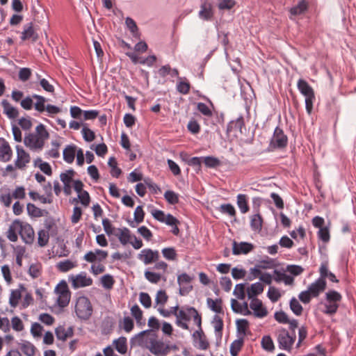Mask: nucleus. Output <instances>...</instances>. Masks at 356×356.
Here are the masks:
<instances>
[{
  "label": "nucleus",
  "mask_w": 356,
  "mask_h": 356,
  "mask_svg": "<svg viewBox=\"0 0 356 356\" xmlns=\"http://www.w3.org/2000/svg\"><path fill=\"white\" fill-rule=\"evenodd\" d=\"M144 346L154 355L163 356L169 352V348L161 341L156 339V335L152 330L140 332L138 336Z\"/></svg>",
  "instance_id": "obj_1"
},
{
  "label": "nucleus",
  "mask_w": 356,
  "mask_h": 356,
  "mask_svg": "<svg viewBox=\"0 0 356 356\" xmlns=\"http://www.w3.org/2000/svg\"><path fill=\"white\" fill-rule=\"evenodd\" d=\"M49 134L44 125L40 124L35 128V134H29L24 139L25 145L33 150H41Z\"/></svg>",
  "instance_id": "obj_2"
},
{
  "label": "nucleus",
  "mask_w": 356,
  "mask_h": 356,
  "mask_svg": "<svg viewBox=\"0 0 356 356\" xmlns=\"http://www.w3.org/2000/svg\"><path fill=\"white\" fill-rule=\"evenodd\" d=\"M297 88L300 92L305 97V108L308 114L313 110L315 101L314 90L312 87L304 79H300L297 82Z\"/></svg>",
  "instance_id": "obj_3"
},
{
  "label": "nucleus",
  "mask_w": 356,
  "mask_h": 356,
  "mask_svg": "<svg viewBox=\"0 0 356 356\" xmlns=\"http://www.w3.org/2000/svg\"><path fill=\"white\" fill-rule=\"evenodd\" d=\"M75 313L81 320H88L92 314V306L90 300L86 296H80L76 300Z\"/></svg>",
  "instance_id": "obj_4"
},
{
  "label": "nucleus",
  "mask_w": 356,
  "mask_h": 356,
  "mask_svg": "<svg viewBox=\"0 0 356 356\" xmlns=\"http://www.w3.org/2000/svg\"><path fill=\"white\" fill-rule=\"evenodd\" d=\"M325 300L327 302L325 304L323 313L330 316L335 314L342 300L341 295L336 291H329L325 293Z\"/></svg>",
  "instance_id": "obj_5"
},
{
  "label": "nucleus",
  "mask_w": 356,
  "mask_h": 356,
  "mask_svg": "<svg viewBox=\"0 0 356 356\" xmlns=\"http://www.w3.org/2000/svg\"><path fill=\"white\" fill-rule=\"evenodd\" d=\"M57 295L56 302L60 307H65L69 305L71 298V292L65 281L59 282L54 289Z\"/></svg>",
  "instance_id": "obj_6"
},
{
  "label": "nucleus",
  "mask_w": 356,
  "mask_h": 356,
  "mask_svg": "<svg viewBox=\"0 0 356 356\" xmlns=\"http://www.w3.org/2000/svg\"><path fill=\"white\" fill-rule=\"evenodd\" d=\"M296 339V333L290 334L286 329L282 328L277 331V340L279 348L282 350L291 351Z\"/></svg>",
  "instance_id": "obj_7"
},
{
  "label": "nucleus",
  "mask_w": 356,
  "mask_h": 356,
  "mask_svg": "<svg viewBox=\"0 0 356 356\" xmlns=\"http://www.w3.org/2000/svg\"><path fill=\"white\" fill-rule=\"evenodd\" d=\"M68 281L74 289L90 286L93 283L92 279L84 271L76 275H69Z\"/></svg>",
  "instance_id": "obj_8"
},
{
  "label": "nucleus",
  "mask_w": 356,
  "mask_h": 356,
  "mask_svg": "<svg viewBox=\"0 0 356 356\" xmlns=\"http://www.w3.org/2000/svg\"><path fill=\"white\" fill-rule=\"evenodd\" d=\"M76 175V172L72 170H67L60 175V181L63 184V191L66 195H70L72 194V189L74 188V177Z\"/></svg>",
  "instance_id": "obj_9"
},
{
  "label": "nucleus",
  "mask_w": 356,
  "mask_h": 356,
  "mask_svg": "<svg viewBox=\"0 0 356 356\" xmlns=\"http://www.w3.org/2000/svg\"><path fill=\"white\" fill-rule=\"evenodd\" d=\"M288 138L284 134L283 130L277 127L274 131L273 138L270 141V146L274 148L282 149L287 146Z\"/></svg>",
  "instance_id": "obj_10"
},
{
  "label": "nucleus",
  "mask_w": 356,
  "mask_h": 356,
  "mask_svg": "<svg viewBox=\"0 0 356 356\" xmlns=\"http://www.w3.org/2000/svg\"><path fill=\"white\" fill-rule=\"evenodd\" d=\"M159 257L160 255L159 251L153 250L150 248L142 250L137 256V258L145 265L158 261Z\"/></svg>",
  "instance_id": "obj_11"
},
{
  "label": "nucleus",
  "mask_w": 356,
  "mask_h": 356,
  "mask_svg": "<svg viewBox=\"0 0 356 356\" xmlns=\"http://www.w3.org/2000/svg\"><path fill=\"white\" fill-rule=\"evenodd\" d=\"M19 236L25 243H33L35 238V233L31 225L19 220Z\"/></svg>",
  "instance_id": "obj_12"
},
{
  "label": "nucleus",
  "mask_w": 356,
  "mask_h": 356,
  "mask_svg": "<svg viewBox=\"0 0 356 356\" xmlns=\"http://www.w3.org/2000/svg\"><path fill=\"white\" fill-rule=\"evenodd\" d=\"M192 280L193 277L185 273L178 275L177 283L180 286L179 294L181 296L188 294L193 289L192 285L190 284Z\"/></svg>",
  "instance_id": "obj_13"
},
{
  "label": "nucleus",
  "mask_w": 356,
  "mask_h": 356,
  "mask_svg": "<svg viewBox=\"0 0 356 356\" xmlns=\"http://www.w3.org/2000/svg\"><path fill=\"white\" fill-rule=\"evenodd\" d=\"M17 159L15 162V167L18 169H24L30 163L31 156L22 147L16 146Z\"/></svg>",
  "instance_id": "obj_14"
},
{
  "label": "nucleus",
  "mask_w": 356,
  "mask_h": 356,
  "mask_svg": "<svg viewBox=\"0 0 356 356\" xmlns=\"http://www.w3.org/2000/svg\"><path fill=\"white\" fill-rule=\"evenodd\" d=\"M250 308L252 310L253 315L257 318L266 317L268 312L267 309L264 306L262 302L259 298H252L250 303Z\"/></svg>",
  "instance_id": "obj_15"
},
{
  "label": "nucleus",
  "mask_w": 356,
  "mask_h": 356,
  "mask_svg": "<svg viewBox=\"0 0 356 356\" xmlns=\"http://www.w3.org/2000/svg\"><path fill=\"white\" fill-rule=\"evenodd\" d=\"M108 252L95 249L94 251L88 252L83 257V259L89 263H94L95 261L102 262L104 261L108 257Z\"/></svg>",
  "instance_id": "obj_16"
},
{
  "label": "nucleus",
  "mask_w": 356,
  "mask_h": 356,
  "mask_svg": "<svg viewBox=\"0 0 356 356\" xmlns=\"http://www.w3.org/2000/svg\"><path fill=\"white\" fill-rule=\"evenodd\" d=\"M151 213L156 220L161 222H164L168 225H172L173 224L179 222L170 213L166 215L163 211L159 209L152 210Z\"/></svg>",
  "instance_id": "obj_17"
},
{
  "label": "nucleus",
  "mask_w": 356,
  "mask_h": 356,
  "mask_svg": "<svg viewBox=\"0 0 356 356\" xmlns=\"http://www.w3.org/2000/svg\"><path fill=\"white\" fill-rule=\"evenodd\" d=\"M83 184L81 180L74 181V189L78 193V197L81 203L84 207H88L90 204V197L89 193L86 191L83 190Z\"/></svg>",
  "instance_id": "obj_18"
},
{
  "label": "nucleus",
  "mask_w": 356,
  "mask_h": 356,
  "mask_svg": "<svg viewBox=\"0 0 356 356\" xmlns=\"http://www.w3.org/2000/svg\"><path fill=\"white\" fill-rule=\"evenodd\" d=\"M253 248L254 245L247 242L234 241L232 244V252L234 255L246 254L250 252Z\"/></svg>",
  "instance_id": "obj_19"
},
{
  "label": "nucleus",
  "mask_w": 356,
  "mask_h": 356,
  "mask_svg": "<svg viewBox=\"0 0 356 356\" xmlns=\"http://www.w3.org/2000/svg\"><path fill=\"white\" fill-rule=\"evenodd\" d=\"M13 156V151L9 143L3 138L0 139V161H9Z\"/></svg>",
  "instance_id": "obj_20"
},
{
  "label": "nucleus",
  "mask_w": 356,
  "mask_h": 356,
  "mask_svg": "<svg viewBox=\"0 0 356 356\" xmlns=\"http://www.w3.org/2000/svg\"><path fill=\"white\" fill-rule=\"evenodd\" d=\"M326 281H323L322 280L318 279L309 286L308 290L312 294V297L316 298L318 297L321 293L325 291L326 289Z\"/></svg>",
  "instance_id": "obj_21"
},
{
  "label": "nucleus",
  "mask_w": 356,
  "mask_h": 356,
  "mask_svg": "<svg viewBox=\"0 0 356 356\" xmlns=\"http://www.w3.org/2000/svg\"><path fill=\"white\" fill-rule=\"evenodd\" d=\"M190 316L191 314L188 313V308L186 310L180 309L176 316L177 325L184 330H188V325L186 322L191 320Z\"/></svg>",
  "instance_id": "obj_22"
},
{
  "label": "nucleus",
  "mask_w": 356,
  "mask_h": 356,
  "mask_svg": "<svg viewBox=\"0 0 356 356\" xmlns=\"http://www.w3.org/2000/svg\"><path fill=\"white\" fill-rule=\"evenodd\" d=\"M134 234H131L130 230L127 228H119L115 236L118 238L119 241L122 245H126L130 243Z\"/></svg>",
  "instance_id": "obj_23"
},
{
  "label": "nucleus",
  "mask_w": 356,
  "mask_h": 356,
  "mask_svg": "<svg viewBox=\"0 0 356 356\" xmlns=\"http://www.w3.org/2000/svg\"><path fill=\"white\" fill-rule=\"evenodd\" d=\"M19 234V220H14L10 225L7 232V238L12 242H16Z\"/></svg>",
  "instance_id": "obj_24"
},
{
  "label": "nucleus",
  "mask_w": 356,
  "mask_h": 356,
  "mask_svg": "<svg viewBox=\"0 0 356 356\" xmlns=\"http://www.w3.org/2000/svg\"><path fill=\"white\" fill-rule=\"evenodd\" d=\"M21 38L24 41L26 40H31L33 42H35L38 40V35L34 31L32 23H29L24 26Z\"/></svg>",
  "instance_id": "obj_25"
},
{
  "label": "nucleus",
  "mask_w": 356,
  "mask_h": 356,
  "mask_svg": "<svg viewBox=\"0 0 356 356\" xmlns=\"http://www.w3.org/2000/svg\"><path fill=\"white\" fill-rule=\"evenodd\" d=\"M1 105L3 108V113L10 119H15L19 115L18 110L13 106L7 100L4 99L1 102Z\"/></svg>",
  "instance_id": "obj_26"
},
{
  "label": "nucleus",
  "mask_w": 356,
  "mask_h": 356,
  "mask_svg": "<svg viewBox=\"0 0 356 356\" xmlns=\"http://www.w3.org/2000/svg\"><path fill=\"white\" fill-rule=\"evenodd\" d=\"M264 291V286L260 282H256L251 284L247 290L246 293L249 299L257 298V296L261 293Z\"/></svg>",
  "instance_id": "obj_27"
},
{
  "label": "nucleus",
  "mask_w": 356,
  "mask_h": 356,
  "mask_svg": "<svg viewBox=\"0 0 356 356\" xmlns=\"http://www.w3.org/2000/svg\"><path fill=\"white\" fill-rule=\"evenodd\" d=\"M55 332L59 340L65 341L67 338L72 337L73 329L72 327L65 329L64 326H58L56 328Z\"/></svg>",
  "instance_id": "obj_28"
},
{
  "label": "nucleus",
  "mask_w": 356,
  "mask_h": 356,
  "mask_svg": "<svg viewBox=\"0 0 356 356\" xmlns=\"http://www.w3.org/2000/svg\"><path fill=\"white\" fill-rule=\"evenodd\" d=\"M238 337H244L246 336L249 330V322L246 319H238L236 321Z\"/></svg>",
  "instance_id": "obj_29"
},
{
  "label": "nucleus",
  "mask_w": 356,
  "mask_h": 356,
  "mask_svg": "<svg viewBox=\"0 0 356 356\" xmlns=\"http://www.w3.org/2000/svg\"><path fill=\"white\" fill-rule=\"evenodd\" d=\"M200 17L208 20L210 19L213 16L212 6L211 3L205 1L202 3L201 9L199 12Z\"/></svg>",
  "instance_id": "obj_30"
},
{
  "label": "nucleus",
  "mask_w": 356,
  "mask_h": 356,
  "mask_svg": "<svg viewBox=\"0 0 356 356\" xmlns=\"http://www.w3.org/2000/svg\"><path fill=\"white\" fill-rule=\"evenodd\" d=\"M77 266L76 261L70 259L60 261L56 264L57 269L62 273H66Z\"/></svg>",
  "instance_id": "obj_31"
},
{
  "label": "nucleus",
  "mask_w": 356,
  "mask_h": 356,
  "mask_svg": "<svg viewBox=\"0 0 356 356\" xmlns=\"http://www.w3.org/2000/svg\"><path fill=\"white\" fill-rule=\"evenodd\" d=\"M212 325L213 326L216 336L219 338H222V330H223V321L218 315H215L212 321Z\"/></svg>",
  "instance_id": "obj_32"
},
{
  "label": "nucleus",
  "mask_w": 356,
  "mask_h": 356,
  "mask_svg": "<svg viewBox=\"0 0 356 356\" xmlns=\"http://www.w3.org/2000/svg\"><path fill=\"white\" fill-rule=\"evenodd\" d=\"M134 221L130 222V226L136 227L137 225L142 222L144 220L145 212L143 209L142 206H138L134 213Z\"/></svg>",
  "instance_id": "obj_33"
},
{
  "label": "nucleus",
  "mask_w": 356,
  "mask_h": 356,
  "mask_svg": "<svg viewBox=\"0 0 356 356\" xmlns=\"http://www.w3.org/2000/svg\"><path fill=\"white\" fill-rule=\"evenodd\" d=\"M76 146L68 145L63 150V159L68 163H72L74 160Z\"/></svg>",
  "instance_id": "obj_34"
},
{
  "label": "nucleus",
  "mask_w": 356,
  "mask_h": 356,
  "mask_svg": "<svg viewBox=\"0 0 356 356\" xmlns=\"http://www.w3.org/2000/svg\"><path fill=\"white\" fill-rule=\"evenodd\" d=\"M244 344V339L238 337V339L234 340L230 345V354L232 356H237L238 353L242 349Z\"/></svg>",
  "instance_id": "obj_35"
},
{
  "label": "nucleus",
  "mask_w": 356,
  "mask_h": 356,
  "mask_svg": "<svg viewBox=\"0 0 356 356\" xmlns=\"http://www.w3.org/2000/svg\"><path fill=\"white\" fill-rule=\"evenodd\" d=\"M115 348L120 354H125L127 351V338L121 337L118 339L115 340L114 342Z\"/></svg>",
  "instance_id": "obj_36"
},
{
  "label": "nucleus",
  "mask_w": 356,
  "mask_h": 356,
  "mask_svg": "<svg viewBox=\"0 0 356 356\" xmlns=\"http://www.w3.org/2000/svg\"><path fill=\"white\" fill-rule=\"evenodd\" d=\"M191 88L190 83L186 78L179 77V82L177 85V90L179 92L186 95L189 92Z\"/></svg>",
  "instance_id": "obj_37"
},
{
  "label": "nucleus",
  "mask_w": 356,
  "mask_h": 356,
  "mask_svg": "<svg viewBox=\"0 0 356 356\" xmlns=\"http://www.w3.org/2000/svg\"><path fill=\"white\" fill-rule=\"evenodd\" d=\"M207 305L209 308L215 312L216 313H223L222 307V300L220 298H218L216 300H213L211 298H207Z\"/></svg>",
  "instance_id": "obj_38"
},
{
  "label": "nucleus",
  "mask_w": 356,
  "mask_h": 356,
  "mask_svg": "<svg viewBox=\"0 0 356 356\" xmlns=\"http://www.w3.org/2000/svg\"><path fill=\"white\" fill-rule=\"evenodd\" d=\"M237 205L242 213H245L249 211L246 195L239 194L237 195Z\"/></svg>",
  "instance_id": "obj_39"
},
{
  "label": "nucleus",
  "mask_w": 356,
  "mask_h": 356,
  "mask_svg": "<svg viewBox=\"0 0 356 356\" xmlns=\"http://www.w3.org/2000/svg\"><path fill=\"white\" fill-rule=\"evenodd\" d=\"M22 352L26 356H33L35 353V347L29 341H24L20 344Z\"/></svg>",
  "instance_id": "obj_40"
},
{
  "label": "nucleus",
  "mask_w": 356,
  "mask_h": 356,
  "mask_svg": "<svg viewBox=\"0 0 356 356\" xmlns=\"http://www.w3.org/2000/svg\"><path fill=\"white\" fill-rule=\"evenodd\" d=\"M33 99L36 100L35 103L34 104L35 109L40 113L44 112L46 108V99L44 97L38 95H33Z\"/></svg>",
  "instance_id": "obj_41"
},
{
  "label": "nucleus",
  "mask_w": 356,
  "mask_h": 356,
  "mask_svg": "<svg viewBox=\"0 0 356 356\" xmlns=\"http://www.w3.org/2000/svg\"><path fill=\"white\" fill-rule=\"evenodd\" d=\"M49 239V233L48 229H41L38 233V243L40 247L47 245Z\"/></svg>",
  "instance_id": "obj_42"
},
{
  "label": "nucleus",
  "mask_w": 356,
  "mask_h": 356,
  "mask_svg": "<svg viewBox=\"0 0 356 356\" xmlns=\"http://www.w3.org/2000/svg\"><path fill=\"white\" fill-rule=\"evenodd\" d=\"M307 3L302 0L298 4L291 8L290 13L292 15H299L304 13L307 10Z\"/></svg>",
  "instance_id": "obj_43"
},
{
  "label": "nucleus",
  "mask_w": 356,
  "mask_h": 356,
  "mask_svg": "<svg viewBox=\"0 0 356 356\" xmlns=\"http://www.w3.org/2000/svg\"><path fill=\"white\" fill-rule=\"evenodd\" d=\"M125 24L127 27L131 31L132 35L135 38H139L140 34L138 32V28L135 21L131 17H127L125 19Z\"/></svg>",
  "instance_id": "obj_44"
},
{
  "label": "nucleus",
  "mask_w": 356,
  "mask_h": 356,
  "mask_svg": "<svg viewBox=\"0 0 356 356\" xmlns=\"http://www.w3.org/2000/svg\"><path fill=\"white\" fill-rule=\"evenodd\" d=\"M120 326L126 332H130L134 327L133 319L129 316H125L120 323Z\"/></svg>",
  "instance_id": "obj_45"
},
{
  "label": "nucleus",
  "mask_w": 356,
  "mask_h": 356,
  "mask_svg": "<svg viewBox=\"0 0 356 356\" xmlns=\"http://www.w3.org/2000/svg\"><path fill=\"white\" fill-rule=\"evenodd\" d=\"M22 298V293L19 289L13 290L11 291L10 298H9V303L12 307H16L19 301Z\"/></svg>",
  "instance_id": "obj_46"
},
{
  "label": "nucleus",
  "mask_w": 356,
  "mask_h": 356,
  "mask_svg": "<svg viewBox=\"0 0 356 356\" xmlns=\"http://www.w3.org/2000/svg\"><path fill=\"white\" fill-rule=\"evenodd\" d=\"M262 218L260 214H254L251 216L250 226L253 230H260L262 227Z\"/></svg>",
  "instance_id": "obj_47"
},
{
  "label": "nucleus",
  "mask_w": 356,
  "mask_h": 356,
  "mask_svg": "<svg viewBox=\"0 0 356 356\" xmlns=\"http://www.w3.org/2000/svg\"><path fill=\"white\" fill-rule=\"evenodd\" d=\"M188 311L189 314H191V318H193L194 323L197 326V327H200L202 326V317L201 315L198 313L197 310L194 307H188Z\"/></svg>",
  "instance_id": "obj_48"
},
{
  "label": "nucleus",
  "mask_w": 356,
  "mask_h": 356,
  "mask_svg": "<svg viewBox=\"0 0 356 356\" xmlns=\"http://www.w3.org/2000/svg\"><path fill=\"white\" fill-rule=\"evenodd\" d=\"M42 265L39 263L32 264L29 269V274L33 278H38L41 275Z\"/></svg>",
  "instance_id": "obj_49"
},
{
  "label": "nucleus",
  "mask_w": 356,
  "mask_h": 356,
  "mask_svg": "<svg viewBox=\"0 0 356 356\" xmlns=\"http://www.w3.org/2000/svg\"><path fill=\"white\" fill-rule=\"evenodd\" d=\"M261 347L266 351L272 352L275 349L274 343L270 336H264L261 341Z\"/></svg>",
  "instance_id": "obj_50"
},
{
  "label": "nucleus",
  "mask_w": 356,
  "mask_h": 356,
  "mask_svg": "<svg viewBox=\"0 0 356 356\" xmlns=\"http://www.w3.org/2000/svg\"><path fill=\"white\" fill-rule=\"evenodd\" d=\"M108 165L111 168V174L114 177H118L121 174V170L118 168V163L114 157H111L108 162Z\"/></svg>",
  "instance_id": "obj_51"
},
{
  "label": "nucleus",
  "mask_w": 356,
  "mask_h": 356,
  "mask_svg": "<svg viewBox=\"0 0 356 356\" xmlns=\"http://www.w3.org/2000/svg\"><path fill=\"white\" fill-rule=\"evenodd\" d=\"M145 277L152 284H157L159 282L162 278L161 274L152 272L149 270H146L145 272Z\"/></svg>",
  "instance_id": "obj_52"
},
{
  "label": "nucleus",
  "mask_w": 356,
  "mask_h": 356,
  "mask_svg": "<svg viewBox=\"0 0 356 356\" xmlns=\"http://www.w3.org/2000/svg\"><path fill=\"white\" fill-rule=\"evenodd\" d=\"M163 256L168 260L177 259V254L174 248H165L161 250Z\"/></svg>",
  "instance_id": "obj_53"
},
{
  "label": "nucleus",
  "mask_w": 356,
  "mask_h": 356,
  "mask_svg": "<svg viewBox=\"0 0 356 356\" xmlns=\"http://www.w3.org/2000/svg\"><path fill=\"white\" fill-rule=\"evenodd\" d=\"M233 294L239 300H244L245 298V288L244 284H238L235 286Z\"/></svg>",
  "instance_id": "obj_54"
},
{
  "label": "nucleus",
  "mask_w": 356,
  "mask_h": 356,
  "mask_svg": "<svg viewBox=\"0 0 356 356\" xmlns=\"http://www.w3.org/2000/svg\"><path fill=\"white\" fill-rule=\"evenodd\" d=\"M168 299V296L166 294L165 291L160 290L157 292L155 302L157 305H159L160 307H163L165 304L167 302Z\"/></svg>",
  "instance_id": "obj_55"
},
{
  "label": "nucleus",
  "mask_w": 356,
  "mask_h": 356,
  "mask_svg": "<svg viewBox=\"0 0 356 356\" xmlns=\"http://www.w3.org/2000/svg\"><path fill=\"white\" fill-rule=\"evenodd\" d=\"M203 162L205 165L208 168H216L220 165V161L213 156H206L203 158Z\"/></svg>",
  "instance_id": "obj_56"
},
{
  "label": "nucleus",
  "mask_w": 356,
  "mask_h": 356,
  "mask_svg": "<svg viewBox=\"0 0 356 356\" xmlns=\"http://www.w3.org/2000/svg\"><path fill=\"white\" fill-rule=\"evenodd\" d=\"M165 200L170 204H176L179 202V195L172 191H167L164 193Z\"/></svg>",
  "instance_id": "obj_57"
},
{
  "label": "nucleus",
  "mask_w": 356,
  "mask_h": 356,
  "mask_svg": "<svg viewBox=\"0 0 356 356\" xmlns=\"http://www.w3.org/2000/svg\"><path fill=\"white\" fill-rule=\"evenodd\" d=\"M131 314L135 318L138 324H141L143 319V311L138 305H134L131 308Z\"/></svg>",
  "instance_id": "obj_58"
},
{
  "label": "nucleus",
  "mask_w": 356,
  "mask_h": 356,
  "mask_svg": "<svg viewBox=\"0 0 356 356\" xmlns=\"http://www.w3.org/2000/svg\"><path fill=\"white\" fill-rule=\"evenodd\" d=\"M290 308L296 315H300L302 312V307L296 298H293L290 301Z\"/></svg>",
  "instance_id": "obj_59"
},
{
  "label": "nucleus",
  "mask_w": 356,
  "mask_h": 356,
  "mask_svg": "<svg viewBox=\"0 0 356 356\" xmlns=\"http://www.w3.org/2000/svg\"><path fill=\"white\" fill-rule=\"evenodd\" d=\"M139 301L145 308H149L152 306V299L147 293L141 292L139 294Z\"/></svg>",
  "instance_id": "obj_60"
},
{
  "label": "nucleus",
  "mask_w": 356,
  "mask_h": 356,
  "mask_svg": "<svg viewBox=\"0 0 356 356\" xmlns=\"http://www.w3.org/2000/svg\"><path fill=\"white\" fill-rule=\"evenodd\" d=\"M101 282L105 289H111L115 283V280L111 275H105L102 277Z\"/></svg>",
  "instance_id": "obj_61"
},
{
  "label": "nucleus",
  "mask_w": 356,
  "mask_h": 356,
  "mask_svg": "<svg viewBox=\"0 0 356 356\" xmlns=\"http://www.w3.org/2000/svg\"><path fill=\"white\" fill-rule=\"evenodd\" d=\"M320 277L318 280H322L323 281H325L328 275L331 273L328 269V263L327 261L323 262L321 264L319 268Z\"/></svg>",
  "instance_id": "obj_62"
},
{
  "label": "nucleus",
  "mask_w": 356,
  "mask_h": 356,
  "mask_svg": "<svg viewBox=\"0 0 356 356\" xmlns=\"http://www.w3.org/2000/svg\"><path fill=\"white\" fill-rule=\"evenodd\" d=\"M268 297L273 302H277L281 297L280 291L275 287L270 286L268 289Z\"/></svg>",
  "instance_id": "obj_63"
},
{
  "label": "nucleus",
  "mask_w": 356,
  "mask_h": 356,
  "mask_svg": "<svg viewBox=\"0 0 356 356\" xmlns=\"http://www.w3.org/2000/svg\"><path fill=\"white\" fill-rule=\"evenodd\" d=\"M81 133L84 140L87 142H92L95 138V134L94 131L88 127H83Z\"/></svg>",
  "instance_id": "obj_64"
}]
</instances>
